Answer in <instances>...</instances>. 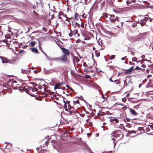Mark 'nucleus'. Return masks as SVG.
I'll use <instances>...</instances> for the list:
<instances>
[{
    "label": "nucleus",
    "instance_id": "6e6552de",
    "mask_svg": "<svg viewBox=\"0 0 153 153\" xmlns=\"http://www.w3.org/2000/svg\"><path fill=\"white\" fill-rule=\"evenodd\" d=\"M0 58L2 60L3 63H9L10 60L6 57L0 56Z\"/></svg>",
    "mask_w": 153,
    "mask_h": 153
},
{
    "label": "nucleus",
    "instance_id": "2eb2a0df",
    "mask_svg": "<svg viewBox=\"0 0 153 153\" xmlns=\"http://www.w3.org/2000/svg\"><path fill=\"white\" fill-rule=\"evenodd\" d=\"M90 1V0H81V2L85 4H87Z\"/></svg>",
    "mask_w": 153,
    "mask_h": 153
},
{
    "label": "nucleus",
    "instance_id": "338daca9",
    "mask_svg": "<svg viewBox=\"0 0 153 153\" xmlns=\"http://www.w3.org/2000/svg\"><path fill=\"white\" fill-rule=\"evenodd\" d=\"M142 83H140V84L139 85V86H138L139 87V88H140V87H141V86H142Z\"/></svg>",
    "mask_w": 153,
    "mask_h": 153
},
{
    "label": "nucleus",
    "instance_id": "6ab92c4d",
    "mask_svg": "<svg viewBox=\"0 0 153 153\" xmlns=\"http://www.w3.org/2000/svg\"><path fill=\"white\" fill-rule=\"evenodd\" d=\"M79 16L78 14L77 13H75V19L76 20H78L79 19Z\"/></svg>",
    "mask_w": 153,
    "mask_h": 153
},
{
    "label": "nucleus",
    "instance_id": "393cba45",
    "mask_svg": "<svg viewBox=\"0 0 153 153\" xmlns=\"http://www.w3.org/2000/svg\"><path fill=\"white\" fill-rule=\"evenodd\" d=\"M142 69V68H140V67H139L138 66H137L135 67V68H134V70H140L141 69Z\"/></svg>",
    "mask_w": 153,
    "mask_h": 153
},
{
    "label": "nucleus",
    "instance_id": "0e129e2a",
    "mask_svg": "<svg viewBox=\"0 0 153 153\" xmlns=\"http://www.w3.org/2000/svg\"><path fill=\"white\" fill-rule=\"evenodd\" d=\"M150 71V69H146V72L147 73H149Z\"/></svg>",
    "mask_w": 153,
    "mask_h": 153
},
{
    "label": "nucleus",
    "instance_id": "f03ea898",
    "mask_svg": "<svg viewBox=\"0 0 153 153\" xmlns=\"http://www.w3.org/2000/svg\"><path fill=\"white\" fill-rule=\"evenodd\" d=\"M113 136L114 137L120 139L123 137V135L122 132L119 130H116L114 131L113 133Z\"/></svg>",
    "mask_w": 153,
    "mask_h": 153
},
{
    "label": "nucleus",
    "instance_id": "2f4dec72",
    "mask_svg": "<svg viewBox=\"0 0 153 153\" xmlns=\"http://www.w3.org/2000/svg\"><path fill=\"white\" fill-rule=\"evenodd\" d=\"M75 25H76V26L77 27H80V25L77 22H76Z\"/></svg>",
    "mask_w": 153,
    "mask_h": 153
},
{
    "label": "nucleus",
    "instance_id": "37998d69",
    "mask_svg": "<svg viewBox=\"0 0 153 153\" xmlns=\"http://www.w3.org/2000/svg\"><path fill=\"white\" fill-rule=\"evenodd\" d=\"M74 129V128H70L69 129V131H73Z\"/></svg>",
    "mask_w": 153,
    "mask_h": 153
},
{
    "label": "nucleus",
    "instance_id": "cd10ccee",
    "mask_svg": "<svg viewBox=\"0 0 153 153\" xmlns=\"http://www.w3.org/2000/svg\"><path fill=\"white\" fill-rule=\"evenodd\" d=\"M132 1L134 2V0H129L127 1V4H130L131 3Z\"/></svg>",
    "mask_w": 153,
    "mask_h": 153
},
{
    "label": "nucleus",
    "instance_id": "4468645a",
    "mask_svg": "<svg viewBox=\"0 0 153 153\" xmlns=\"http://www.w3.org/2000/svg\"><path fill=\"white\" fill-rule=\"evenodd\" d=\"M139 22L141 26H143L144 25H146L147 26H148V25H146V23L145 22H144L143 21H142V19L140 20V22Z\"/></svg>",
    "mask_w": 153,
    "mask_h": 153
},
{
    "label": "nucleus",
    "instance_id": "3c124183",
    "mask_svg": "<svg viewBox=\"0 0 153 153\" xmlns=\"http://www.w3.org/2000/svg\"><path fill=\"white\" fill-rule=\"evenodd\" d=\"M126 98H122V101L123 102H125L126 101Z\"/></svg>",
    "mask_w": 153,
    "mask_h": 153
},
{
    "label": "nucleus",
    "instance_id": "5fc2aeb1",
    "mask_svg": "<svg viewBox=\"0 0 153 153\" xmlns=\"http://www.w3.org/2000/svg\"><path fill=\"white\" fill-rule=\"evenodd\" d=\"M65 102H66V103L68 105H69V103L70 102L69 101H68V100H66V101H65Z\"/></svg>",
    "mask_w": 153,
    "mask_h": 153
},
{
    "label": "nucleus",
    "instance_id": "9d476101",
    "mask_svg": "<svg viewBox=\"0 0 153 153\" xmlns=\"http://www.w3.org/2000/svg\"><path fill=\"white\" fill-rule=\"evenodd\" d=\"M72 31L74 35L76 37H78L80 36V34L78 33L77 30L75 29Z\"/></svg>",
    "mask_w": 153,
    "mask_h": 153
},
{
    "label": "nucleus",
    "instance_id": "09e8293b",
    "mask_svg": "<svg viewBox=\"0 0 153 153\" xmlns=\"http://www.w3.org/2000/svg\"><path fill=\"white\" fill-rule=\"evenodd\" d=\"M133 19H132L131 18L130 19H129L128 20V22H133Z\"/></svg>",
    "mask_w": 153,
    "mask_h": 153
},
{
    "label": "nucleus",
    "instance_id": "a19ab883",
    "mask_svg": "<svg viewBox=\"0 0 153 153\" xmlns=\"http://www.w3.org/2000/svg\"><path fill=\"white\" fill-rule=\"evenodd\" d=\"M115 58V56L114 55H111V57L110 58V59H113L114 58Z\"/></svg>",
    "mask_w": 153,
    "mask_h": 153
},
{
    "label": "nucleus",
    "instance_id": "f8f14e48",
    "mask_svg": "<svg viewBox=\"0 0 153 153\" xmlns=\"http://www.w3.org/2000/svg\"><path fill=\"white\" fill-rule=\"evenodd\" d=\"M30 49L32 51L33 53H39L38 49L35 47L32 48Z\"/></svg>",
    "mask_w": 153,
    "mask_h": 153
},
{
    "label": "nucleus",
    "instance_id": "c03bdc74",
    "mask_svg": "<svg viewBox=\"0 0 153 153\" xmlns=\"http://www.w3.org/2000/svg\"><path fill=\"white\" fill-rule=\"evenodd\" d=\"M32 27H28L27 28L28 30L26 32V33H27L28 32L30 31V29H31Z\"/></svg>",
    "mask_w": 153,
    "mask_h": 153
},
{
    "label": "nucleus",
    "instance_id": "c85d7f7f",
    "mask_svg": "<svg viewBox=\"0 0 153 153\" xmlns=\"http://www.w3.org/2000/svg\"><path fill=\"white\" fill-rule=\"evenodd\" d=\"M84 77L86 79H91V78L90 76L89 75H85Z\"/></svg>",
    "mask_w": 153,
    "mask_h": 153
},
{
    "label": "nucleus",
    "instance_id": "4c0bfd02",
    "mask_svg": "<svg viewBox=\"0 0 153 153\" xmlns=\"http://www.w3.org/2000/svg\"><path fill=\"white\" fill-rule=\"evenodd\" d=\"M114 122H115V123H118V122H119V120L117 119H115L114 118ZM114 122H113V123H114Z\"/></svg>",
    "mask_w": 153,
    "mask_h": 153
},
{
    "label": "nucleus",
    "instance_id": "49530a36",
    "mask_svg": "<svg viewBox=\"0 0 153 153\" xmlns=\"http://www.w3.org/2000/svg\"><path fill=\"white\" fill-rule=\"evenodd\" d=\"M149 83L147 84L146 85V87L147 88H148L149 87H151V86H150L149 85Z\"/></svg>",
    "mask_w": 153,
    "mask_h": 153
},
{
    "label": "nucleus",
    "instance_id": "0eeeda50",
    "mask_svg": "<svg viewBox=\"0 0 153 153\" xmlns=\"http://www.w3.org/2000/svg\"><path fill=\"white\" fill-rule=\"evenodd\" d=\"M28 87L27 86H25L24 85H22L19 87L20 90L25 91L26 93L27 92Z\"/></svg>",
    "mask_w": 153,
    "mask_h": 153
},
{
    "label": "nucleus",
    "instance_id": "680f3d73",
    "mask_svg": "<svg viewBox=\"0 0 153 153\" xmlns=\"http://www.w3.org/2000/svg\"><path fill=\"white\" fill-rule=\"evenodd\" d=\"M127 121L128 122H129L131 120L133 121L132 119H130L128 118L127 119Z\"/></svg>",
    "mask_w": 153,
    "mask_h": 153
},
{
    "label": "nucleus",
    "instance_id": "aec40b11",
    "mask_svg": "<svg viewBox=\"0 0 153 153\" xmlns=\"http://www.w3.org/2000/svg\"><path fill=\"white\" fill-rule=\"evenodd\" d=\"M114 81L117 84H120V81L118 79L114 80Z\"/></svg>",
    "mask_w": 153,
    "mask_h": 153
},
{
    "label": "nucleus",
    "instance_id": "79ce46f5",
    "mask_svg": "<svg viewBox=\"0 0 153 153\" xmlns=\"http://www.w3.org/2000/svg\"><path fill=\"white\" fill-rule=\"evenodd\" d=\"M66 87L68 88L71 90H73V89L71 88L70 87V86L68 85H66Z\"/></svg>",
    "mask_w": 153,
    "mask_h": 153
},
{
    "label": "nucleus",
    "instance_id": "864d4df0",
    "mask_svg": "<svg viewBox=\"0 0 153 153\" xmlns=\"http://www.w3.org/2000/svg\"><path fill=\"white\" fill-rule=\"evenodd\" d=\"M139 105H136L135 106H134V109H137L139 107Z\"/></svg>",
    "mask_w": 153,
    "mask_h": 153
},
{
    "label": "nucleus",
    "instance_id": "ea45409f",
    "mask_svg": "<svg viewBox=\"0 0 153 153\" xmlns=\"http://www.w3.org/2000/svg\"><path fill=\"white\" fill-rule=\"evenodd\" d=\"M54 93V92L51 91V92H49L48 93V94L49 95H53Z\"/></svg>",
    "mask_w": 153,
    "mask_h": 153
},
{
    "label": "nucleus",
    "instance_id": "dca6fc26",
    "mask_svg": "<svg viewBox=\"0 0 153 153\" xmlns=\"http://www.w3.org/2000/svg\"><path fill=\"white\" fill-rule=\"evenodd\" d=\"M63 102L65 103V104L64 105V108L65 111H68V109L67 106L68 105L66 103L65 101L64 100H63Z\"/></svg>",
    "mask_w": 153,
    "mask_h": 153
},
{
    "label": "nucleus",
    "instance_id": "a18cd8bd",
    "mask_svg": "<svg viewBox=\"0 0 153 153\" xmlns=\"http://www.w3.org/2000/svg\"><path fill=\"white\" fill-rule=\"evenodd\" d=\"M139 1L138 0H137H137H134V9L135 8V4H137V1Z\"/></svg>",
    "mask_w": 153,
    "mask_h": 153
},
{
    "label": "nucleus",
    "instance_id": "9b49d317",
    "mask_svg": "<svg viewBox=\"0 0 153 153\" xmlns=\"http://www.w3.org/2000/svg\"><path fill=\"white\" fill-rule=\"evenodd\" d=\"M134 66L131 67L129 69L127 70L125 72L127 74H129L133 70Z\"/></svg>",
    "mask_w": 153,
    "mask_h": 153
},
{
    "label": "nucleus",
    "instance_id": "4d7b16f0",
    "mask_svg": "<svg viewBox=\"0 0 153 153\" xmlns=\"http://www.w3.org/2000/svg\"><path fill=\"white\" fill-rule=\"evenodd\" d=\"M80 42H81V40L79 39H78L76 41V42L77 43H78Z\"/></svg>",
    "mask_w": 153,
    "mask_h": 153
},
{
    "label": "nucleus",
    "instance_id": "473e14b6",
    "mask_svg": "<svg viewBox=\"0 0 153 153\" xmlns=\"http://www.w3.org/2000/svg\"><path fill=\"white\" fill-rule=\"evenodd\" d=\"M74 35L73 33V31L72 30H71L70 33L69 34V35L71 37L73 35Z\"/></svg>",
    "mask_w": 153,
    "mask_h": 153
},
{
    "label": "nucleus",
    "instance_id": "39448f33",
    "mask_svg": "<svg viewBox=\"0 0 153 153\" xmlns=\"http://www.w3.org/2000/svg\"><path fill=\"white\" fill-rule=\"evenodd\" d=\"M109 19L110 22L112 23H114L116 21H119V18L117 16H116L115 15H110Z\"/></svg>",
    "mask_w": 153,
    "mask_h": 153
},
{
    "label": "nucleus",
    "instance_id": "4be33fe9",
    "mask_svg": "<svg viewBox=\"0 0 153 153\" xmlns=\"http://www.w3.org/2000/svg\"><path fill=\"white\" fill-rule=\"evenodd\" d=\"M103 40H101L100 41V42H99V43L100 45L101 46H104L103 45Z\"/></svg>",
    "mask_w": 153,
    "mask_h": 153
},
{
    "label": "nucleus",
    "instance_id": "b1692460",
    "mask_svg": "<svg viewBox=\"0 0 153 153\" xmlns=\"http://www.w3.org/2000/svg\"><path fill=\"white\" fill-rule=\"evenodd\" d=\"M128 109L129 110V111L131 113V114L133 115H134V110H132L131 108H129Z\"/></svg>",
    "mask_w": 153,
    "mask_h": 153
},
{
    "label": "nucleus",
    "instance_id": "13d9d810",
    "mask_svg": "<svg viewBox=\"0 0 153 153\" xmlns=\"http://www.w3.org/2000/svg\"><path fill=\"white\" fill-rule=\"evenodd\" d=\"M143 2H145L147 4V5H148L149 4V3L146 1H144Z\"/></svg>",
    "mask_w": 153,
    "mask_h": 153
},
{
    "label": "nucleus",
    "instance_id": "603ef678",
    "mask_svg": "<svg viewBox=\"0 0 153 153\" xmlns=\"http://www.w3.org/2000/svg\"><path fill=\"white\" fill-rule=\"evenodd\" d=\"M151 76H152V75L150 74V75H148L146 77L147 78L149 79L150 77H151Z\"/></svg>",
    "mask_w": 153,
    "mask_h": 153
},
{
    "label": "nucleus",
    "instance_id": "774afa93",
    "mask_svg": "<svg viewBox=\"0 0 153 153\" xmlns=\"http://www.w3.org/2000/svg\"><path fill=\"white\" fill-rule=\"evenodd\" d=\"M114 118L113 119V118H111L110 119V121L111 122L112 121H113L114 122Z\"/></svg>",
    "mask_w": 153,
    "mask_h": 153
},
{
    "label": "nucleus",
    "instance_id": "f3484780",
    "mask_svg": "<svg viewBox=\"0 0 153 153\" xmlns=\"http://www.w3.org/2000/svg\"><path fill=\"white\" fill-rule=\"evenodd\" d=\"M95 54L97 57H98L100 55V51L96 50L95 51Z\"/></svg>",
    "mask_w": 153,
    "mask_h": 153
},
{
    "label": "nucleus",
    "instance_id": "de8ad7c7",
    "mask_svg": "<svg viewBox=\"0 0 153 153\" xmlns=\"http://www.w3.org/2000/svg\"><path fill=\"white\" fill-rule=\"evenodd\" d=\"M87 136L88 137H90L91 136V135H92V133H88L87 134Z\"/></svg>",
    "mask_w": 153,
    "mask_h": 153
},
{
    "label": "nucleus",
    "instance_id": "a211bd4d",
    "mask_svg": "<svg viewBox=\"0 0 153 153\" xmlns=\"http://www.w3.org/2000/svg\"><path fill=\"white\" fill-rule=\"evenodd\" d=\"M149 19H150V17H145L143 19H142V21H143L144 22L146 23V22L148 21Z\"/></svg>",
    "mask_w": 153,
    "mask_h": 153
},
{
    "label": "nucleus",
    "instance_id": "6e6d98bb",
    "mask_svg": "<svg viewBox=\"0 0 153 153\" xmlns=\"http://www.w3.org/2000/svg\"><path fill=\"white\" fill-rule=\"evenodd\" d=\"M49 141H46L45 143V144L47 146H48V144L49 143Z\"/></svg>",
    "mask_w": 153,
    "mask_h": 153
},
{
    "label": "nucleus",
    "instance_id": "412c9836",
    "mask_svg": "<svg viewBox=\"0 0 153 153\" xmlns=\"http://www.w3.org/2000/svg\"><path fill=\"white\" fill-rule=\"evenodd\" d=\"M30 43L32 47H33L34 46L35 44H36V43L35 42H33V41H31L30 42Z\"/></svg>",
    "mask_w": 153,
    "mask_h": 153
},
{
    "label": "nucleus",
    "instance_id": "423d86ee",
    "mask_svg": "<svg viewBox=\"0 0 153 153\" xmlns=\"http://www.w3.org/2000/svg\"><path fill=\"white\" fill-rule=\"evenodd\" d=\"M26 93L32 97L35 96V94L33 92L32 88L30 87L28 88V89Z\"/></svg>",
    "mask_w": 153,
    "mask_h": 153
},
{
    "label": "nucleus",
    "instance_id": "a878e982",
    "mask_svg": "<svg viewBox=\"0 0 153 153\" xmlns=\"http://www.w3.org/2000/svg\"><path fill=\"white\" fill-rule=\"evenodd\" d=\"M102 15H103V16H105V17L106 18H108V15L107 14V13H103L102 14Z\"/></svg>",
    "mask_w": 153,
    "mask_h": 153
},
{
    "label": "nucleus",
    "instance_id": "ddd939ff",
    "mask_svg": "<svg viewBox=\"0 0 153 153\" xmlns=\"http://www.w3.org/2000/svg\"><path fill=\"white\" fill-rule=\"evenodd\" d=\"M73 61L74 62L78 63L80 61V60L77 57L74 56L73 57Z\"/></svg>",
    "mask_w": 153,
    "mask_h": 153
},
{
    "label": "nucleus",
    "instance_id": "f257e3e1",
    "mask_svg": "<svg viewBox=\"0 0 153 153\" xmlns=\"http://www.w3.org/2000/svg\"><path fill=\"white\" fill-rule=\"evenodd\" d=\"M59 47L61 50L63 54L60 57L55 58V59L57 61H61L63 63L69 64L70 61L68 58L70 54V51L67 49L59 46Z\"/></svg>",
    "mask_w": 153,
    "mask_h": 153
},
{
    "label": "nucleus",
    "instance_id": "5701e85b",
    "mask_svg": "<svg viewBox=\"0 0 153 153\" xmlns=\"http://www.w3.org/2000/svg\"><path fill=\"white\" fill-rule=\"evenodd\" d=\"M39 48H40V49L41 50H42V52H43V53H44V54H46V55H47V54L46 53H45L43 51V50H42V48L41 47V45H40V42H39Z\"/></svg>",
    "mask_w": 153,
    "mask_h": 153
},
{
    "label": "nucleus",
    "instance_id": "bb28decb",
    "mask_svg": "<svg viewBox=\"0 0 153 153\" xmlns=\"http://www.w3.org/2000/svg\"><path fill=\"white\" fill-rule=\"evenodd\" d=\"M129 108L126 107H124L121 108L122 109L123 111H125L127 109Z\"/></svg>",
    "mask_w": 153,
    "mask_h": 153
},
{
    "label": "nucleus",
    "instance_id": "052dcab7",
    "mask_svg": "<svg viewBox=\"0 0 153 153\" xmlns=\"http://www.w3.org/2000/svg\"><path fill=\"white\" fill-rule=\"evenodd\" d=\"M148 126H149L152 130H153V126H152V125H148Z\"/></svg>",
    "mask_w": 153,
    "mask_h": 153
},
{
    "label": "nucleus",
    "instance_id": "69168bd1",
    "mask_svg": "<svg viewBox=\"0 0 153 153\" xmlns=\"http://www.w3.org/2000/svg\"><path fill=\"white\" fill-rule=\"evenodd\" d=\"M79 100H76V103L79 104Z\"/></svg>",
    "mask_w": 153,
    "mask_h": 153
},
{
    "label": "nucleus",
    "instance_id": "e2e57ef3",
    "mask_svg": "<svg viewBox=\"0 0 153 153\" xmlns=\"http://www.w3.org/2000/svg\"><path fill=\"white\" fill-rule=\"evenodd\" d=\"M140 70L143 71L144 73H145V69L142 68V69H141Z\"/></svg>",
    "mask_w": 153,
    "mask_h": 153
},
{
    "label": "nucleus",
    "instance_id": "20e7f679",
    "mask_svg": "<svg viewBox=\"0 0 153 153\" xmlns=\"http://www.w3.org/2000/svg\"><path fill=\"white\" fill-rule=\"evenodd\" d=\"M66 16H67L65 14H64L62 12L60 11L59 12L58 18L59 19H61L62 20L66 21L67 19L66 18Z\"/></svg>",
    "mask_w": 153,
    "mask_h": 153
},
{
    "label": "nucleus",
    "instance_id": "1a4fd4ad",
    "mask_svg": "<svg viewBox=\"0 0 153 153\" xmlns=\"http://www.w3.org/2000/svg\"><path fill=\"white\" fill-rule=\"evenodd\" d=\"M62 84L61 82H59L57 84H56L55 85L54 88L55 89H60L61 88V85Z\"/></svg>",
    "mask_w": 153,
    "mask_h": 153
},
{
    "label": "nucleus",
    "instance_id": "8fccbe9b",
    "mask_svg": "<svg viewBox=\"0 0 153 153\" xmlns=\"http://www.w3.org/2000/svg\"><path fill=\"white\" fill-rule=\"evenodd\" d=\"M141 67L143 68H145L146 67V65L144 64H142L141 65Z\"/></svg>",
    "mask_w": 153,
    "mask_h": 153
},
{
    "label": "nucleus",
    "instance_id": "7c9ffc66",
    "mask_svg": "<svg viewBox=\"0 0 153 153\" xmlns=\"http://www.w3.org/2000/svg\"><path fill=\"white\" fill-rule=\"evenodd\" d=\"M68 110H71L72 108V107L71 106V105L69 104V105H68Z\"/></svg>",
    "mask_w": 153,
    "mask_h": 153
},
{
    "label": "nucleus",
    "instance_id": "58836bf2",
    "mask_svg": "<svg viewBox=\"0 0 153 153\" xmlns=\"http://www.w3.org/2000/svg\"><path fill=\"white\" fill-rule=\"evenodd\" d=\"M144 61H146L148 62H150L151 63H152V62L151 60H147V59H144Z\"/></svg>",
    "mask_w": 153,
    "mask_h": 153
},
{
    "label": "nucleus",
    "instance_id": "bf43d9fd",
    "mask_svg": "<svg viewBox=\"0 0 153 153\" xmlns=\"http://www.w3.org/2000/svg\"><path fill=\"white\" fill-rule=\"evenodd\" d=\"M66 18H67V19L66 21H68V22H69L70 21V18H67V16H66Z\"/></svg>",
    "mask_w": 153,
    "mask_h": 153
},
{
    "label": "nucleus",
    "instance_id": "e433bc0d",
    "mask_svg": "<svg viewBox=\"0 0 153 153\" xmlns=\"http://www.w3.org/2000/svg\"><path fill=\"white\" fill-rule=\"evenodd\" d=\"M137 58L136 57H134V62L136 61V62L137 63H138L140 62V60L137 61Z\"/></svg>",
    "mask_w": 153,
    "mask_h": 153
},
{
    "label": "nucleus",
    "instance_id": "72a5a7b5",
    "mask_svg": "<svg viewBox=\"0 0 153 153\" xmlns=\"http://www.w3.org/2000/svg\"><path fill=\"white\" fill-rule=\"evenodd\" d=\"M137 130L139 131H141L142 130L144 131V129H143L142 128H138Z\"/></svg>",
    "mask_w": 153,
    "mask_h": 153
},
{
    "label": "nucleus",
    "instance_id": "c756f323",
    "mask_svg": "<svg viewBox=\"0 0 153 153\" xmlns=\"http://www.w3.org/2000/svg\"><path fill=\"white\" fill-rule=\"evenodd\" d=\"M32 89L33 90V92L34 93H35L37 91L38 89L36 88H32Z\"/></svg>",
    "mask_w": 153,
    "mask_h": 153
},
{
    "label": "nucleus",
    "instance_id": "7ed1b4c3",
    "mask_svg": "<svg viewBox=\"0 0 153 153\" xmlns=\"http://www.w3.org/2000/svg\"><path fill=\"white\" fill-rule=\"evenodd\" d=\"M145 34V33H140L138 36L134 37V43H136L137 42H141L142 39H143Z\"/></svg>",
    "mask_w": 153,
    "mask_h": 153
},
{
    "label": "nucleus",
    "instance_id": "c9c22d12",
    "mask_svg": "<svg viewBox=\"0 0 153 153\" xmlns=\"http://www.w3.org/2000/svg\"><path fill=\"white\" fill-rule=\"evenodd\" d=\"M145 130H146V131L147 132L149 131H150V129L149 128H146Z\"/></svg>",
    "mask_w": 153,
    "mask_h": 153
},
{
    "label": "nucleus",
    "instance_id": "f704fd0d",
    "mask_svg": "<svg viewBox=\"0 0 153 153\" xmlns=\"http://www.w3.org/2000/svg\"><path fill=\"white\" fill-rule=\"evenodd\" d=\"M82 17L84 18H85L86 17V15L85 13H83L82 15Z\"/></svg>",
    "mask_w": 153,
    "mask_h": 153
}]
</instances>
